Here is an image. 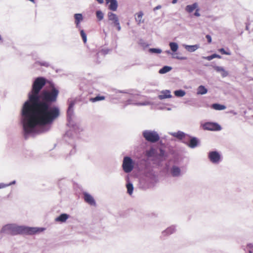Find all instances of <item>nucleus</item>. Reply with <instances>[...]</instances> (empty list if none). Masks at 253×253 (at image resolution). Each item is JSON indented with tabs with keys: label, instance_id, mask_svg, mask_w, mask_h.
<instances>
[{
	"label": "nucleus",
	"instance_id": "nucleus-1",
	"mask_svg": "<svg viewBox=\"0 0 253 253\" xmlns=\"http://www.w3.org/2000/svg\"><path fill=\"white\" fill-rule=\"evenodd\" d=\"M58 94L59 90L51 84L50 89L42 90L38 99L31 102L27 116L21 113L20 121L25 138L50 129L51 125L60 115L59 108L52 105L56 101Z\"/></svg>",
	"mask_w": 253,
	"mask_h": 253
},
{
	"label": "nucleus",
	"instance_id": "nucleus-2",
	"mask_svg": "<svg viewBox=\"0 0 253 253\" xmlns=\"http://www.w3.org/2000/svg\"><path fill=\"white\" fill-rule=\"evenodd\" d=\"M44 230V228L31 227L25 225H19L16 223H9L2 226L0 233L12 236L20 234L33 235Z\"/></svg>",
	"mask_w": 253,
	"mask_h": 253
},
{
	"label": "nucleus",
	"instance_id": "nucleus-3",
	"mask_svg": "<svg viewBox=\"0 0 253 253\" xmlns=\"http://www.w3.org/2000/svg\"><path fill=\"white\" fill-rule=\"evenodd\" d=\"M46 79L42 77H38L34 81L31 90L28 93V99L24 103L21 114L27 116L26 114L30 111L31 102L38 99L40 92L46 84Z\"/></svg>",
	"mask_w": 253,
	"mask_h": 253
},
{
	"label": "nucleus",
	"instance_id": "nucleus-4",
	"mask_svg": "<svg viewBox=\"0 0 253 253\" xmlns=\"http://www.w3.org/2000/svg\"><path fill=\"white\" fill-rule=\"evenodd\" d=\"M75 104V101L74 100H71L70 101L69 104V107L67 111L68 126L72 129L75 133H77L80 131V128L79 126L76 124L74 120V106Z\"/></svg>",
	"mask_w": 253,
	"mask_h": 253
},
{
	"label": "nucleus",
	"instance_id": "nucleus-5",
	"mask_svg": "<svg viewBox=\"0 0 253 253\" xmlns=\"http://www.w3.org/2000/svg\"><path fill=\"white\" fill-rule=\"evenodd\" d=\"M142 135L145 139L151 143H155L160 140V136L155 130H145L142 132Z\"/></svg>",
	"mask_w": 253,
	"mask_h": 253
},
{
	"label": "nucleus",
	"instance_id": "nucleus-6",
	"mask_svg": "<svg viewBox=\"0 0 253 253\" xmlns=\"http://www.w3.org/2000/svg\"><path fill=\"white\" fill-rule=\"evenodd\" d=\"M134 167V162L132 159L129 156H125L124 157L122 168L126 173L130 172Z\"/></svg>",
	"mask_w": 253,
	"mask_h": 253
},
{
	"label": "nucleus",
	"instance_id": "nucleus-7",
	"mask_svg": "<svg viewBox=\"0 0 253 253\" xmlns=\"http://www.w3.org/2000/svg\"><path fill=\"white\" fill-rule=\"evenodd\" d=\"M210 161L213 164H218L222 161L221 155L216 151H210L208 153Z\"/></svg>",
	"mask_w": 253,
	"mask_h": 253
},
{
	"label": "nucleus",
	"instance_id": "nucleus-8",
	"mask_svg": "<svg viewBox=\"0 0 253 253\" xmlns=\"http://www.w3.org/2000/svg\"><path fill=\"white\" fill-rule=\"evenodd\" d=\"M108 20L111 22L113 26L116 27L118 31H121V26L119 22L118 16L112 12H108L107 14Z\"/></svg>",
	"mask_w": 253,
	"mask_h": 253
},
{
	"label": "nucleus",
	"instance_id": "nucleus-9",
	"mask_svg": "<svg viewBox=\"0 0 253 253\" xmlns=\"http://www.w3.org/2000/svg\"><path fill=\"white\" fill-rule=\"evenodd\" d=\"M203 129L211 131H219L221 130V126L216 123L206 122L201 125Z\"/></svg>",
	"mask_w": 253,
	"mask_h": 253
},
{
	"label": "nucleus",
	"instance_id": "nucleus-10",
	"mask_svg": "<svg viewBox=\"0 0 253 253\" xmlns=\"http://www.w3.org/2000/svg\"><path fill=\"white\" fill-rule=\"evenodd\" d=\"M169 172L173 177H180L183 175L181 169L177 166L173 165L169 169Z\"/></svg>",
	"mask_w": 253,
	"mask_h": 253
},
{
	"label": "nucleus",
	"instance_id": "nucleus-11",
	"mask_svg": "<svg viewBox=\"0 0 253 253\" xmlns=\"http://www.w3.org/2000/svg\"><path fill=\"white\" fill-rule=\"evenodd\" d=\"M189 137V142L186 141L184 139L182 141V142L186 144L191 148H194L198 146V139L195 137H191L188 135L187 136Z\"/></svg>",
	"mask_w": 253,
	"mask_h": 253
},
{
	"label": "nucleus",
	"instance_id": "nucleus-12",
	"mask_svg": "<svg viewBox=\"0 0 253 253\" xmlns=\"http://www.w3.org/2000/svg\"><path fill=\"white\" fill-rule=\"evenodd\" d=\"M84 198L85 202L90 205L95 206L96 204L95 201L92 196L89 194L85 192L84 193Z\"/></svg>",
	"mask_w": 253,
	"mask_h": 253
},
{
	"label": "nucleus",
	"instance_id": "nucleus-13",
	"mask_svg": "<svg viewBox=\"0 0 253 253\" xmlns=\"http://www.w3.org/2000/svg\"><path fill=\"white\" fill-rule=\"evenodd\" d=\"M169 134L172 136L181 140L184 139L186 136H188V134L181 131H178L176 132H169Z\"/></svg>",
	"mask_w": 253,
	"mask_h": 253
},
{
	"label": "nucleus",
	"instance_id": "nucleus-14",
	"mask_svg": "<svg viewBox=\"0 0 253 253\" xmlns=\"http://www.w3.org/2000/svg\"><path fill=\"white\" fill-rule=\"evenodd\" d=\"M172 97L170 91L169 90H163L161 92V94L158 95V98L160 100H163L166 98H169Z\"/></svg>",
	"mask_w": 253,
	"mask_h": 253
},
{
	"label": "nucleus",
	"instance_id": "nucleus-15",
	"mask_svg": "<svg viewBox=\"0 0 253 253\" xmlns=\"http://www.w3.org/2000/svg\"><path fill=\"white\" fill-rule=\"evenodd\" d=\"M213 68L217 72L220 73L223 78H225L228 75V72L223 67L215 66Z\"/></svg>",
	"mask_w": 253,
	"mask_h": 253
},
{
	"label": "nucleus",
	"instance_id": "nucleus-16",
	"mask_svg": "<svg viewBox=\"0 0 253 253\" xmlns=\"http://www.w3.org/2000/svg\"><path fill=\"white\" fill-rule=\"evenodd\" d=\"M146 156L148 157H158V151L153 148H151L149 150L146 151Z\"/></svg>",
	"mask_w": 253,
	"mask_h": 253
},
{
	"label": "nucleus",
	"instance_id": "nucleus-17",
	"mask_svg": "<svg viewBox=\"0 0 253 253\" xmlns=\"http://www.w3.org/2000/svg\"><path fill=\"white\" fill-rule=\"evenodd\" d=\"M69 217V215L67 213H62L55 218V221L58 222H65Z\"/></svg>",
	"mask_w": 253,
	"mask_h": 253
},
{
	"label": "nucleus",
	"instance_id": "nucleus-18",
	"mask_svg": "<svg viewBox=\"0 0 253 253\" xmlns=\"http://www.w3.org/2000/svg\"><path fill=\"white\" fill-rule=\"evenodd\" d=\"M176 231V228L174 226H171L168 227L165 230L162 232V235L164 236L170 235L174 233Z\"/></svg>",
	"mask_w": 253,
	"mask_h": 253
},
{
	"label": "nucleus",
	"instance_id": "nucleus-19",
	"mask_svg": "<svg viewBox=\"0 0 253 253\" xmlns=\"http://www.w3.org/2000/svg\"><path fill=\"white\" fill-rule=\"evenodd\" d=\"M198 7V3L197 2H195L192 4L187 5L185 7V10L188 13H191Z\"/></svg>",
	"mask_w": 253,
	"mask_h": 253
},
{
	"label": "nucleus",
	"instance_id": "nucleus-20",
	"mask_svg": "<svg viewBox=\"0 0 253 253\" xmlns=\"http://www.w3.org/2000/svg\"><path fill=\"white\" fill-rule=\"evenodd\" d=\"M185 48L189 52H192L196 51L199 48V45L195 44L192 45H184Z\"/></svg>",
	"mask_w": 253,
	"mask_h": 253
},
{
	"label": "nucleus",
	"instance_id": "nucleus-21",
	"mask_svg": "<svg viewBox=\"0 0 253 253\" xmlns=\"http://www.w3.org/2000/svg\"><path fill=\"white\" fill-rule=\"evenodd\" d=\"M74 18L75 19V24H76L77 27H79L80 23L83 20V17L82 14L77 13L74 15Z\"/></svg>",
	"mask_w": 253,
	"mask_h": 253
},
{
	"label": "nucleus",
	"instance_id": "nucleus-22",
	"mask_svg": "<svg viewBox=\"0 0 253 253\" xmlns=\"http://www.w3.org/2000/svg\"><path fill=\"white\" fill-rule=\"evenodd\" d=\"M109 3V9L112 11H116L118 6L117 0H112Z\"/></svg>",
	"mask_w": 253,
	"mask_h": 253
},
{
	"label": "nucleus",
	"instance_id": "nucleus-23",
	"mask_svg": "<svg viewBox=\"0 0 253 253\" xmlns=\"http://www.w3.org/2000/svg\"><path fill=\"white\" fill-rule=\"evenodd\" d=\"M208 92V89L203 85H200L197 88V94L204 95Z\"/></svg>",
	"mask_w": 253,
	"mask_h": 253
},
{
	"label": "nucleus",
	"instance_id": "nucleus-24",
	"mask_svg": "<svg viewBox=\"0 0 253 253\" xmlns=\"http://www.w3.org/2000/svg\"><path fill=\"white\" fill-rule=\"evenodd\" d=\"M132 100L131 99H127L125 103V105L126 106L127 105L133 104H134L136 105L145 106V105H148L149 104V103L148 102H142V103H133L132 102Z\"/></svg>",
	"mask_w": 253,
	"mask_h": 253
},
{
	"label": "nucleus",
	"instance_id": "nucleus-25",
	"mask_svg": "<svg viewBox=\"0 0 253 253\" xmlns=\"http://www.w3.org/2000/svg\"><path fill=\"white\" fill-rule=\"evenodd\" d=\"M166 157V155L165 151L163 149L160 148L159 149V152H158V157H156V158L159 159L161 161H162L165 159Z\"/></svg>",
	"mask_w": 253,
	"mask_h": 253
},
{
	"label": "nucleus",
	"instance_id": "nucleus-26",
	"mask_svg": "<svg viewBox=\"0 0 253 253\" xmlns=\"http://www.w3.org/2000/svg\"><path fill=\"white\" fill-rule=\"evenodd\" d=\"M105 98L104 96L97 95L95 97H91L89 98V101L91 102H95L104 100Z\"/></svg>",
	"mask_w": 253,
	"mask_h": 253
},
{
	"label": "nucleus",
	"instance_id": "nucleus-27",
	"mask_svg": "<svg viewBox=\"0 0 253 253\" xmlns=\"http://www.w3.org/2000/svg\"><path fill=\"white\" fill-rule=\"evenodd\" d=\"M212 108L216 110H223L226 108V106L217 103L212 105Z\"/></svg>",
	"mask_w": 253,
	"mask_h": 253
},
{
	"label": "nucleus",
	"instance_id": "nucleus-28",
	"mask_svg": "<svg viewBox=\"0 0 253 253\" xmlns=\"http://www.w3.org/2000/svg\"><path fill=\"white\" fill-rule=\"evenodd\" d=\"M171 69L172 68L171 67L168 66H165L159 71V73L161 74H164L167 72H169Z\"/></svg>",
	"mask_w": 253,
	"mask_h": 253
},
{
	"label": "nucleus",
	"instance_id": "nucleus-29",
	"mask_svg": "<svg viewBox=\"0 0 253 253\" xmlns=\"http://www.w3.org/2000/svg\"><path fill=\"white\" fill-rule=\"evenodd\" d=\"M126 187L127 188V192L129 195H131L133 191V184L130 182H127Z\"/></svg>",
	"mask_w": 253,
	"mask_h": 253
},
{
	"label": "nucleus",
	"instance_id": "nucleus-30",
	"mask_svg": "<svg viewBox=\"0 0 253 253\" xmlns=\"http://www.w3.org/2000/svg\"><path fill=\"white\" fill-rule=\"evenodd\" d=\"M174 95L178 97H181L184 96L186 92L184 90L182 89L176 90L174 91Z\"/></svg>",
	"mask_w": 253,
	"mask_h": 253
},
{
	"label": "nucleus",
	"instance_id": "nucleus-31",
	"mask_svg": "<svg viewBox=\"0 0 253 253\" xmlns=\"http://www.w3.org/2000/svg\"><path fill=\"white\" fill-rule=\"evenodd\" d=\"M246 253H253V244L252 243L248 244L244 249Z\"/></svg>",
	"mask_w": 253,
	"mask_h": 253
},
{
	"label": "nucleus",
	"instance_id": "nucleus-32",
	"mask_svg": "<svg viewBox=\"0 0 253 253\" xmlns=\"http://www.w3.org/2000/svg\"><path fill=\"white\" fill-rule=\"evenodd\" d=\"M73 136V134L72 133V130H68L66 133L65 134L64 136V139L66 141L68 142V143H71L70 142H69L68 141V140H69V139L70 138H72Z\"/></svg>",
	"mask_w": 253,
	"mask_h": 253
},
{
	"label": "nucleus",
	"instance_id": "nucleus-33",
	"mask_svg": "<svg viewBox=\"0 0 253 253\" xmlns=\"http://www.w3.org/2000/svg\"><path fill=\"white\" fill-rule=\"evenodd\" d=\"M169 45L170 46V49L173 52H175L177 50L178 48V44L174 42H171L169 43Z\"/></svg>",
	"mask_w": 253,
	"mask_h": 253
},
{
	"label": "nucleus",
	"instance_id": "nucleus-34",
	"mask_svg": "<svg viewBox=\"0 0 253 253\" xmlns=\"http://www.w3.org/2000/svg\"><path fill=\"white\" fill-rule=\"evenodd\" d=\"M143 15V13L142 11L139 12L137 14V16L135 18V20L138 22V24H140L141 23L143 22V21L142 20Z\"/></svg>",
	"mask_w": 253,
	"mask_h": 253
},
{
	"label": "nucleus",
	"instance_id": "nucleus-35",
	"mask_svg": "<svg viewBox=\"0 0 253 253\" xmlns=\"http://www.w3.org/2000/svg\"><path fill=\"white\" fill-rule=\"evenodd\" d=\"M96 15L99 21L102 20L104 18V14L101 10L96 11Z\"/></svg>",
	"mask_w": 253,
	"mask_h": 253
},
{
	"label": "nucleus",
	"instance_id": "nucleus-36",
	"mask_svg": "<svg viewBox=\"0 0 253 253\" xmlns=\"http://www.w3.org/2000/svg\"><path fill=\"white\" fill-rule=\"evenodd\" d=\"M149 51L152 53L160 54L162 53V50L160 48H151L149 49Z\"/></svg>",
	"mask_w": 253,
	"mask_h": 253
},
{
	"label": "nucleus",
	"instance_id": "nucleus-37",
	"mask_svg": "<svg viewBox=\"0 0 253 253\" xmlns=\"http://www.w3.org/2000/svg\"><path fill=\"white\" fill-rule=\"evenodd\" d=\"M81 36L83 39V42L84 43H85L87 41V38L86 34L84 33L83 30H81L80 31Z\"/></svg>",
	"mask_w": 253,
	"mask_h": 253
},
{
	"label": "nucleus",
	"instance_id": "nucleus-38",
	"mask_svg": "<svg viewBox=\"0 0 253 253\" xmlns=\"http://www.w3.org/2000/svg\"><path fill=\"white\" fill-rule=\"evenodd\" d=\"M218 51L222 54L228 55H230L231 54V52L229 50L228 51H226L223 48L219 49Z\"/></svg>",
	"mask_w": 253,
	"mask_h": 253
},
{
	"label": "nucleus",
	"instance_id": "nucleus-39",
	"mask_svg": "<svg viewBox=\"0 0 253 253\" xmlns=\"http://www.w3.org/2000/svg\"><path fill=\"white\" fill-rule=\"evenodd\" d=\"M172 58H175L177 59H179V60H186L187 59V57H186L176 55V54H173Z\"/></svg>",
	"mask_w": 253,
	"mask_h": 253
},
{
	"label": "nucleus",
	"instance_id": "nucleus-40",
	"mask_svg": "<svg viewBox=\"0 0 253 253\" xmlns=\"http://www.w3.org/2000/svg\"><path fill=\"white\" fill-rule=\"evenodd\" d=\"M37 63H38L41 66H44L46 67L49 66V64L46 61L38 62Z\"/></svg>",
	"mask_w": 253,
	"mask_h": 253
},
{
	"label": "nucleus",
	"instance_id": "nucleus-41",
	"mask_svg": "<svg viewBox=\"0 0 253 253\" xmlns=\"http://www.w3.org/2000/svg\"><path fill=\"white\" fill-rule=\"evenodd\" d=\"M16 183V181L15 180H13L12 181V182L9 183H7V184H4V185H5L4 186V188H5L6 187H8L9 186H10L11 185H13V184H15Z\"/></svg>",
	"mask_w": 253,
	"mask_h": 253
},
{
	"label": "nucleus",
	"instance_id": "nucleus-42",
	"mask_svg": "<svg viewBox=\"0 0 253 253\" xmlns=\"http://www.w3.org/2000/svg\"><path fill=\"white\" fill-rule=\"evenodd\" d=\"M199 8L198 7L196 9V11L194 14V15L195 16H197V17H199L200 16V14L199 13Z\"/></svg>",
	"mask_w": 253,
	"mask_h": 253
},
{
	"label": "nucleus",
	"instance_id": "nucleus-43",
	"mask_svg": "<svg viewBox=\"0 0 253 253\" xmlns=\"http://www.w3.org/2000/svg\"><path fill=\"white\" fill-rule=\"evenodd\" d=\"M206 38L207 39L208 42L209 43H211V36L210 35H207L206 36Z\"/></svg>",
	"mask_w": 253,
	"mask_h": 253
},
{
	"label": "nucleus",
	"instance_id": "nucleus-44",
	"mask_svg": "<svg viewBox=\"0 0 253 253\" xmlns=\"http://www.w3.org/2000/svg\"><path fill=\"white\" fill-rule=\"evenodd\" d=\"M204 59L208 60V61H211V60L212 59H213V57H212V55H211L210 56H207V57H203Z\"/></svg>",
	"mask_w": 253,
	"mask_h": 253
},
{
	"label": "nucleus",
	"instance_id": "nucleus-45",
	"mask_svg": "<svg viewBox=\"0 0 253 253\" xmlns=\"http://www.w3.org/2000/svg\"><path fill=\"white\" fill-rule=\"evenodd\" d=\"M212 55L213 57V59L214 58H219V59L221 58V56L220 55L215 54V53L212 54Z\"/></svg>",
	"mask_w": 253,
	"mask_h": 253
},
{
	"label": "nucleus",
	"instance_id": "nucleus-46",
	"mask_svg": "<svg viewBox=\"0 0 253 253\" xmlns=\"http://www.w3.org/2000/svg\"><path fill=\"white\" fill-rule=\"evenodd\" d=\"M152 181H154V182L156 181V180H157V177L156 176V175L153 174L152 175Z\"/></svg>",
	"mask_w": 253,
	"mask_h": 253
},
{
	"label": "nucleus",
	"instance_id": "nucleus-47",
	"mask_svg": "<svg viewBox=\"0 0 253 253\" xmlns=\"http://www.w3.org/2000/svg\"><path fill=\"white\" fill-rule=\"evenodd\" d=\"M161 7L162 6L161 5H158L154 8V10L155 11L156 10L160 9V8H161Z\"/></svg>",
	"mask_w": 253,
	"mask_h": 253
},
{
	"label": "nucleus",
	"instance_id": "nucleus-48",
	"mask_svg": "<svg viewBox=\"0 0 253 253\" xmlns=\"http://www.w3.org/2000/svg\"><path fill=\"white\" fill-rule=\"evenodd\" d=\"M76 152V151L75 150V146H74L73 149L70 152V155L73 154Z\"/></svg>",
	"mask_w": 253,
	"mask_h": 253
},
{
	"label": "nucleus",
	"instance_id": "nucleus-49",
	"mask_svg": "<svg viewBox=\"0 0 253 253\" xmlns=\"http://www.w3.org/2000/svg\"><path fill=\"white\" fill-rule=\"evenodd\" d=\"M4 186L3 183H0V189L4 188Z\"/></svg>",
	"mask_w": 253,
	"mask_h": 253
},
{
	"label": "nucleus",
	"instance_id": "nucleus-50",
	"mask_svg": "<svg viewBox=\"0 0 253 253\" xmlns=\"http://www.w3.org/2000/svg\"><path fill=\"white\" fill-rule=\"evenodd\" d=\"M99 3H103L104 0H96Z\"/></svg>",
	"mask_w": 253,
	"mask_h": 253
},
{
	"label": "nucleus",
	"instance_id": "nucleus-51",
	"mask_svg": "<svg viewBox=\"0 0 253 253\" xmlns=\"http://www.w3.org/2000/svg\"><path fill=\"white\" fill-rule=\"evenodd\" d=\"M177 0H172V3L175 4L177 2Z\"/></svg>",
	"mask_w": 253,
	"mask_h": 253
},
{
	"label": "nucleus",
	"instance_id": "nucleus-52",
	"mask_svg": "<svg viewBox=\"0 0 253 253\" xmlns=\"http://www.w3.org/2000/svg\"><path fill=\"white\" fill-rule=\"evenodd\" d=\"M119 92H121V93H127V92L125 91H119Z\"/></svg>",
	"mask_w": 253,
	"mask_h": 253
},
{
	"label": "nucleus",
	"instance_id": "nucleus-53",
	"mask_svg": "<svg viewBox=\"0 0 253 253\" xmlns=\"http://www.w3.org/2000/svg\"><path fill=\"white\" fill-rule=\"evenodd\" d=\"M112 0H106V2L107 3H108L111 1Z\"/></svg>",
	"mask_w": 253,
	"mask_h": 253
},
{
	"label": "nucleus",
	"instance_id": "nucleus-54",
	"mask_svg": "<svg viewBox=\"0 0 253 253\" xmlns=\"http://www.w3.org/2000/svg\"><path fill=\"white\" fill-rule=\"evenodd\" d=\"M29 1L32 2L33 3H36V1L35 0H29Z\"/></svg>",
	"mask_w": 253,
	"mask_h": 253
},
{
	"label": "nucleus",
	"instance_id": "nucleus-55",
	"mask_svg": "<svg viewBox=\"0 0 253 253\" xmlns=\"http://www.w3.org/2000/svg\"><path fill=\"white\" fill-rule=\"evenodd\" d=\"M108 51H109V50H106V51H105V50H104V52H105V54L108 53Z\"/></svg>",
	"mask_w": 253,
	"mask_h": 253
},
{
	"label": "nucleus",
	"instance_id": "nucleus-56",
	"mask_svg": "<svg viewBox=\"0 0 253 253\" xmlns=\"http://www.w3.org/2000/svg\"><path fill=\"white\" fill-rule=\"evenodd\" d=\"M166 52H167V53H168V54L170 53V51H169V50H168V51H167Z\"/></svg>",
	"mask_w": 253,
	"mask_h": 253
},
{
	"label": "nucleus",
	"instance_id": "nucleus-57",
	"mask_svg": "<svg viewBox=\"0 0 253 253\" xmlns=\"http://www.w3.org/2000/svg\"><path fill=\"white\" fill-rule=\"evenodd\" d=\"M2 41V38L1 35H0V41Z\"/></svg>",
	"mask_w": 253,
	"mask_h": 253
},
{
	"label": "nucleus",
	"instance_id": "nucleus-58",
	"mask_svg": "<svg viewBox=\"0 0 253 253\" xmlns=\"http://www.w3.org/2000/svg\"><path fill=\"white\" fill-rule=\"evenodd\" d=\"M246 29H247V30H248V25H247V26H246Z\"/></svg>",
	"mask_w": 253,
	"mask_h": 253
},
{
	"label": "nucleus",
	"instance_id": "nucleus-59",
	"mask_svg": "<svg viewBox=\"0 0 253 253\" xmlns=\"http://www.w3.org/2000/svg\"><path fill=\"white\" fill-rule=\"evenodd\" d=\"M104 32V33H105V35L106 36V35H107V34H106L105 32Z\"/></svg>",
	"mask_w": 253,
	"mask_h": 253
},
{
	"label": "nucleus",
	"instance_id": "nucleus-60",
	"mask_svg": "<svg viewBox=\"0 0 253 253\" xmlns=\"http://www.w3.org/2000/svg\"><path fill=\"white\" fill-rule=\"evenodd\" d=\"M168 110H170V108H168Z\"/></svg>",
	"mask_w": 253,
	"mask_h": 253
}]
</instances>
